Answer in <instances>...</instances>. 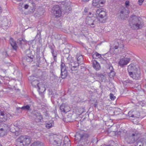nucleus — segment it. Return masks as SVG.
Masks as SVG:
<instances>
[{
	"label": "nucleus",
	"instance_id": "2eb2a0df",
	"mask_svg": "<svg viewBox=\"0 0 146 146\" xmlns=\"http://www.w3.org/2000/svg\"><path fill=\"white\" fill-rule=\"evenodd\" d=\"M1 23L3 29H7L10 26L11 23L6 18H5L1 21Z\"/></svg>",
	"mask_w": 146,
	"mask_h": 146
},
{
	"label": "nucleus",
	"instance_id": "6e6552de",
	"mask_svg": "<svg viewBox=\"0 0 146 146\" xmlns=\"http://www.w3.org/2000/svg\"><path fill=\"white\" fill-rule=\"evenodd\" d=\"M90 0H82L83 1H88ZM106 2V0H93V5L96 7H102Z\"/></svg>",
	"mask_w": 146,
	"mask_h": 146
},
{
	"label": "nucleus",
	"instance_id": "9b49d317",
	"mask_svg": "<svg viewBox=\"0 0 146 146\" xmlns=\"http://www.w3.org/2000/svg\"><path fill=\"white\" fill-rule=\"evenodd\" d=\"M139 70H140L138 66L134 64L131 63L128 66L127 70L129 74L130 73V72H133Z\"/></svg>",
	"mask_w": 146,
	"mask_h": 146
},
{
	"label": "nucleus",
	"instance_id": "cd10ccee",
	"mask_svg": "<svg viewBox=\"0 0 146 146\" xmlns=\"http://www.w3.org/2000/svg\"><path fill=\"white\" fill-rule=\"evenodd\" d=\"M76 57L78 62V64H82L83 62V56L80 54H77L76 55Z\"/></svg>",
	"mask_w": 146,
	"mask_h": 146
},
{
	"label": "nucleus",
	"instance_id": "c03bdc74",
	"mask_svg": "<svg viewBox=\"0 0 146 146\" xmlns=\"http://www.w3.org/2000/svg\"><path fill=\"white\" fill-rule=\"evenodd\" d=\"M129 5V1H126L125 2V6L126 7H128Z\"/></svg>",
	"mask_w": 146,
	"mask_h": 146
},
{
	"label": "nucleus",
	"instance_id": "6ab92c4d",
	"mask_svg": "<svg viewBox=\"0 0 146 146\" xmlns=\"http://www.w3.org/2000/svg\"><path fill=\"white\" fill-rule=\"evenodd\" d=\"M130 27L133 30H137L141 27V22L140 21L133 24L132 25H129Z\"/></svg>",
	"mask_w": 146,
	"mask_h": 146
},
{
	"label": "nucleus",
	"instance_id": "9d476101",
	"mask_svg": "<svg viewBox=\"0 0 146 146\" xmlns=\"http://www.w3.org/2000/svg\"><path fill=\"white\" fill-rule=\"evenodd\" d=\"M106 64V66L108 69V71L109 72V76L110 78H112L115 75V73L113 70L112 66L109 62Z\"/></svg>",
	"mask_w": 146,
	"mask_h": 146
},
{
	"label": "nucleus",
	"instance_id": "f257e3e1",
	"mask_svg": "<svg viewBox=\"0 0 146 146\" xmlns=\"http://www.w3.org/2000/svg\"><path fill=\"white\" fill-rule=\"evenodd\" d=\"M96 15L98 18H96L94 17L88 16L86 18V22L87 24L92 25V27H94V25L97 24V22L98 21L99 23H104L106 22L107 19L106 13V12L102 11L100 9H99L96 11Z\"/></svg>",
	"mask_w": 146,
	"mask_h": 146
},
{
	"label": "nucleus",
	"instance_id": "f8f14e48",
	"mask_svg": "<svg viewBox=\"0 0 146 146\" xmlns=\"http://www.w3.org/2000/svg\"><path fill=\"white\" fill-rule=\"evenodd\" d=\"M129 75L134 79L138 80L141 78V73L140 70H137L132 72H130L129 73Z\"/></svg>",
	"mask_w": 146,
	"mask_h": 146
},
{
	"label": "nucleus",
	"instance_id": "39448f33",
	"mask_svg": "<svg viewBox=\"0 0 146 146\" xmlns=\"http://www.w3.org/2000/svg\"><path fill=\"white\" fill-rule=\"evenodd\" d=\"M68 64H66V65L67 67L69 66V68H70L71 72H70L72 74H75V73L77 72L79 64L73 61L70 62L68 61Z\"/></svg>",
	"mask_w": 146,
	"mask_h": 146
},
{
	"label": "nucleus",
	"instance_id": "c85d7f7f",
	"mask_svg": "<svg viewBox=\"0 0 146 146\" xmlns=\"http://www.w3.org/2000/svg\"><path fill=\"white\" fill-rule=\"evenodd\" d=\"M31 83L33 86L35 87H38V86L41 84V83L39 82L38 80L36 79L31 82Z\"/></svg>",
	"mask_w": 146,
	"mask_h": 146
},
{
	"label": "nucleus",
	"instance_id": "0eeeda50",
	"mask_svg": "<svg viewBox=\"0 0 146 146\" xmlns=\"http://www.w3.org/2000/svg\"><path fill=\"white\" fill-rule=\"evenodd\" d=\"M52 13L56 17H59L61 16L62 11L58 5L54 6L52 8Z\"/></svg>",
	"mask_w": 146,
	"mask_h": 146
},
{
	"label": "nucleus",
	"instance_id": "4468645a",
	"mask_svg": "<svg viewBox=\"0 0 146 146\" xmlns=\"http://www.w3.org/2000/svg\"><path fill=\"white\" fill-rule=\"evenodd\" d=\"M71 9V7L66 3H65L63 6L62 7V12L64 14L69 13Z\"/></svg>",
	"mask_w": 146,
	"mask_h": 146
},
{
	"label": "nucleus",
	"instance_id": "09e8293b",
	"mask_svg": "<svg viewBox=\"0 0 146 146\" xmlns=\"http://www.w3.org/2000/svg\"><path fill=\"white\" fill-rule=\"evenodd\" d=\"M81 144H79L78 146H87L88 145H85L84 143H80Z\"/></svg>",
	"mask_w": 146,
	"mask_h": 146
},
{
	"label": "nucleus",
	"instance_id": "423d86ee",
	"mask_svg": "<svg viewBox=\"0 0 146 146\" xmlns=\"http://www.w3.org/2000/svg\"><path fill=\"white\" fill-rule=\"evenodd\" d=\"M61 68V77L62 79L66 78L68 75L67 72L68 67L65 64L62 62H61L60 65Z\"/></svg>",
	"mask_w": 146,
	"mask_h": 146
},
{
	"label": "nucleus",
	"instance_id": "b1692460",
	"mask_svg": "<svg viewBox=\"0 0 146 146\" xmlns=\"http://www.w3.org/2000/svg\"><path fill=\"white\" fill-rule=\"evenodd\" d=\"M9 128L10 131L12 133H15V135H16V133H18V132L17 131L18 127L14 124L11 125Z\"/></svg>",
	"mask_w": 146,
	"mask_h": 146
},
{
	"label": "nucleus",
	"instance_id": "0e129e2a",
	"mask_svg": "<svg viewBox=\"0 0 146 146\" xmlns=\"http://www.w3.org/2000/svg\"><path fill=\"white\" fill-rule=\"evenodd\" d=\"M143 143H141V145H139V146H143Z\"/></svg>",
	"mask_w": 146,
	"mask_h": 146
},
{
	"label": "nucleus",
	"instance_id": "603ef678",
	"mask_svg": "<svg viewBox=\"0 0 146 146\" xmlns=\"http://www.w3.org/2000/svg\"><path fill=\"white\" fill-rule=\"evenodd\" d=\"M3 124H4V123H2V124H1L0 125L1 127V128H4V127H5V125H3Z\"/></svg>",
	"mask_w": 146,
	"mask_h": 146
},
{
	"label": "nucleus",
	"instance_id": "69168bd1",
	"mask_svg": "<svg viewBox=\"0 0 146 146\" xmlns=\"http://www.w3.org/2000/svg\"><path fill=\"white\" fill-rule=\"evenodd\" d=\"M52 92H49V94H50H50H52Z\"/></svg>",
	"mask_w": 146,
	"mask_h": 146
},
{
	"label": "nucleus",
	"instance_id": "bb28decb",
	"mask_svg": "<svg viewBox=\"0 0 146 146\" xmlns=\"http://www.w3.org/2000/svg\"><path fill=\"white\" fill-rule=\"evenodd\" d=\"M17 44L20 46H22L23 45L26 43V40L22 38H20L17 41Z\"/></svg>",
	"mask_w": 146,
	"mask_h": 146
},
{
	"label": "nucleus",
	"instance_id": "5701e85b",
	"mask_svg": "<svg viewBox=\"0 0 146 146\" xmlns=\"http://www.w3.org/2000/svg\"><path fill=\"white\" fill-rule=\"evenodd\" d=\"M3 125H5V127L3 128L0 127V131L1 132L0 135V136H3L4 135L5 133L8 130L9 127L8 126L7 124H3Z\"/></svg>",
	"mask_w": 146,
	"mask_h": 146
},
{
	"label": "nucleus",
	"instance_id": "a878e982",
	"mask_svg": "<svg viewBox=\"0 0 146 146\" xmlns=\"http://www.w3.org/2000/svg\"><path fill=\"white\" fill-rule=\"evenodd\" d=\"M38 90L39 92H43L46 90L45 86L44 84L41 82V85H39L38 86Z\"/></svg>",
	"mask_w": 146,
	"mask_h": 146
},
{
	"label": "nucleus",
	"instance_id": "ea45409f",
	"mask_svg": "<svg viewBox=\"0 0 146 146\" xmlns=\"http://www.w3.org/2000/svg\"><path fill=\"white\" fill-rule=\"evenodd\" d=\"M110 98L111 100H114L115 99L116 97L115 96H114L113 94L111 93L110 94Z\"/></svg>",
	"mask_w": 146,
	"mask_h": 146
},
{
	"label": "nucleus",
	"instance_id": "5fc2aeb1",
	"mask_svg": "<svg viewBox=\"0 0 146 146\" xmlns=\"http://www.w3.org/2000/svg\"><path fill=\"white\" fill-rule=\"evenodd\" d=\"M28 5L27 4L25 5L24 8L25 9H27L28 7Z\"/></svg>",
	"mask_w": 146,
	"mask_h": 146
},
{
	"label": "nucleus",
	"instance_id": "aec40b11",
	"mask_svg": "<svg viewBox=\"0 0 146 146\" xmlns=\"http://www.w3.org/2000/svg\"><path fill=\"white\" fill-rule=\"evenodd\" d=\"M7 118L6 114L3 112L0 111V123L5 122Z\"/></svg>",
	"mask_w": 146,
	"mask_h": 146
},
{
	"label": "nucleus",
	"instance_id": "393cba45",
	"mask_svg": "<svg viewBox=\"0 0 146 146\" xmlns=\"http://www.w3.org/2000/svg\"><path fill=\"white\" fill-rule=\"evenodd\" d=\"M44 74H45V73L42 72L40 70L38 71L37 74L38 77L43 80H44V79H45V78H46L45 76H44Z\"/></svg>",
	"mask_w": 146,
	"mask_h": 146
},
{
	"label": "nucleus",
	"instance_id": "4c0bfd02",
	"mask_svg": "<svg viewBox=\"0 0 146 146\" xmlns=\"http://www.w3.org/2000/svg\"><path fill=\"white\" fill-rule=\"evenodd\" d=\"M49 48L51 49V52H53L54 51L55 46L53 44L52 45H49Z\"/></svg>",
	"mask_w": 146,
	"mask_h": 146
},
{
	"label": "nucleus",
	"instance_id": "37998d69",
	"mask_svg": "<svg viewBox=\"0 0 146 146\" xmlns=\"http://www.w3.org/2000/svg\"><path fill=\"white\" fill-rule=\"evenodd\" d=\"M144 0H139L138 1V4L139 5H142L143 2L144 1Z\"/></svg>",
	"mask_w": 146,
	"mask_h": 146
},
{
	"label": "nucleus",
	"instance_id": "774afa93",
	"mask_svg": "<svg viewBox=\"0 0 146 146\" xmlns=\"http://www.w3.org/2000/svg\"><path fill=\"white\" fill-rule=\"evenodd\" d=\"M84 11L86 13L87 12V10H86V9H85L84 10Z\"/></svg>",
	"mask_w": 146,
	"mask_h": 146
},
{
	"label": "nucleus",
	"instance_id": "864d4df0",
	"mask_svg": "<svg viewBox=\"0 0 146 146\" xmlns=\"http://www.w3.org/2000/svg\"><path fill=\"white\" fill-rule=\"evenodd\" d=\"M143 146H146V140L144 141L143 143Z\"/></svg>",
	"mask_w": 146,
	"mask_h": 146
},
{
	"label": "nucleus",
	"instance_id": "f03ea898",
	"mask_svg": "<svg viewBox=\"0 0 146 146\" xmlns=\"http://www.w3.org/2000/svg\"><path fill=\"white\" fill-rule=\"evenodd\" d=\"M141 133L136 130L126 131H123V135L125 142L128 143H134L139 137Z\"/></svg>",
	"mask_w": 146,
	"mask_h": 146
},
{
	"label": "nucleus",
	"instance_id": "3c124183",
	"mask_svg": "<svg viewBox=\"0 0 146 146\" xmlns=\"http://www.w3.org/2000/svg\"><path fill=\"white\" fill-rule=\"evenodd\" d=\"M97 76H100V77H101V78H103V77L104 76V75H103L102 74H98Z\"/></svg>",
	"mask_w": 146,
	"mask_h": 146
},
{
	"label": "nucleus",
	"instance_id": "7ed1b4c3",
	"mask_svg": "<svg viewBox=\"0 0 146 146\" xmlns=\"http://www.w3.org/2000/svg\"><path fill=\"white\" fill-rule=\"evenodd\" d=\"M89 135L83 131H80L76 133L74 137L76 140L79 139L80 143H84L85 145H88L90 141L88 139Z\"/></svg>",
	"mask_w": 146,
	"mask_h": 146
},
{
	"label": "nucleus",
	"instance_id": "bf43d9fd",
	"mask_svg": "<svg viewBox=\"0 0 146 146\" xmlns=\"http://www.w3.org/2000/svg\"><path fill=\"white\" fill-rule=\"evenodd\" d=\"M127 82L130 84H132V83L133 82L131 80H127Z\"/></svg>",
	"mask_w": 146,
	"mask_h": 146
},
{
	"label": "nucleus",
	"instance_id": "1a4fd4ad",
	"mask_svg": "<svg viewBox=\"0 0 146 146\" xmlns=\"http://www.w3.org/2000/svg\"><path fill=\"white\" fill-rule=\"evenodd\" d=\"M129 13V10H126L125 9H122L119 13L120 18L122 20H125L128 17Z\"/></svg>",
	"mask_w": 146,
	"mask_h": 146
},
{
	"label": "nucleus",
	"instance_id": "338daca9",
	"mask_svg": "<svg viewBox=\"0 0 146 146\" xmlns=\"http://www.w3.org/2000/svg\"><path fill=\"white\" fill-rule=\"evenodd\" d=\"M105 146H113V145H106Z\"/></svg>",
	"mask_w": 146,
	"mask_h": 146
},
{
	"label": "nucleus",
	"instance_id": "a211bd4d",
	"mask_svg": "<svg viewBox=\"0 0 146 146\" xmlns=\"http://www.w3.org/2000/svg\"><path fill=\"white\" fill-rule=\"evenodd\" d=\"M92 56L93 58L96 59L101 58L102 60H103L105 61V62H104V63L105 62L107 63H108V62L109 61L108 60H106V58H105V59L104 58L102 57L101 55L97 52H95V53L93 54Z\"/></svg>",
	"mask_w": 146,
	"mask_h": 146
},
{
	"label": "nucleus",
	"instance_id": "13d9d810",
	"mask_svg": "<svg viewBox=\"0 0 146 146\" xmlns=\"http://www.w3.org/2000/svg\"><path fill=\"white\" fill-rule=\"evenodd\" d=\"M118 48V45H115L114 46V48L115 49H117Z\"/></svg>",
	"mask_w": 146,
	"mask_h": 146
},
{
	"label": "nucleus",
	"instance_id": "c9c22d12",
	"mask_svg": "<svg viewBox=\"0 0 146 146\" xmlns=\"http://www.w3.org/2000/svg\"><path fill=\"white\" fill-rule=\"evenodd\" d=\"M33 56L31 55V56H30V58H29V57H26V60L27 62H30L33 61Z\"/></svg>",
	"mask_w": 146,
	"mask_h": 146
},
{
	"label": "nucleus",
	"instance_id": "dca6fc26",
	"mask_svg": "<svg viewBox=\"0 0 146 146\" xmlns=\"http://www.w3.org/2000/svg\"><path fill=\"white\" fill-rule=\"evenodd\" d=\"M140 21L139 18L135 15H132L130 17L129 21V25H132L136 22Z\"/></svg>",
	"mask_w": 146,
	"mask_h": 146
},
{
	"label": "nucleus",
	"instance_id": "f3484780",
	"mask_svg": "<svg viewBox=\"0 0 146 146\" xmlns=\"http://www.w3.org/2000/svg\"><path fill=\"white\" fill-rule=\"evenodd\" d=\"M33 117L35 119V120L36 122H39L41 121L42 117L40 113L37 112L34 113Z\"/></svg>",
	"mask_w": 146,
	"mask_h": 146
},
{
	"label": "nucleus",
	"instance_id": "412c9836",
	"mask_svg": "<svg viewBox=\"0 0 146 146\" xmlns=\"http://www.w3.org/2000/svg\"><path fill=\"white\" fill-rule=\"evenodd\" d=\"M93 66L96 70H99L101 68L100 66L97 61L94 60L92 61Z\"/></svg>",
	"mask_w": 146,
	"mask_h": 146
},
{
	"label": "nucleus",
	"instance_id": "e2e57ef3",
	"mask_svg": "<svg viewBox=\"0 0 146 146\" xmlns=\"http://www.w3.org/2000/svg\"><path fill=\"white\" fill-rule=\"evenodd\" d=\"M91 14H92L91 13L89 12L88 14V16H89V15H91Z\"/></svg>",
	"mask_w": 146,
	"mask_h": 146
},
{
	"label": "nucleus",
	"instance_id": "052dcab7",
	"mask_svg": "<svg viewBox=\"0 0 146 146\" xmlns=\"http://www.w3.org/2000/svg\"><path fill=\"white\" fill-rule=\"evenodd\" d=\"M31 55H33L31 54V53H30L28 54V55L26 57H29V58H30V56H31Z\"/></svg>",
	"mask_w": 146,
	"mask_h": 146
},
{
	"label": "nucleus",
	"instance_id": "e433bc0d",
	"mask_svg": "<svg viewBox=\"0 0 146 146\" xmlns=\"http://www.w3.org/2000/svg\"><path fill=\"white\" fill-rule=\"evenodd\" d=\"M28 79L29 81L31 82L32 81H34L36 79V78L34 76H30L28 77Z\"/></svg>",
	"mask_w": 146,
	"mask_h": 146
},
{
	"label": "nucleus",
	"instance_id": "72a5a7b5",
	"mask_svg": "<svg viewBox=\"0 0 146 146\" xmlns=\"http://www.w3.org/2000/svg\"><path fill=\"white\" fill-rule=\"evenodd\" d=\"M30 106L29 105H27L25 106H23L21 108L23 110L28 111L30 110Z\"/></svg>",
	"mask_w": 146,
	"mask_h": 146
},
{
	"label": "nucleus",
	"instance_id": "6e6d98bb",
	"mask_svg": "<svg viewBox=\"0 0 146 146\" xmlns=\"http://www.w3.org/2000/svg\"><path fill=\"white\" fill-rule=\"evenodd\" d=\"M117 111L116 110L114 112V113L115 115H118L119 114V113H117Z\"/></svg>",
	"mask_w": 146,
	"mask_h": 146
},
{
	"label": "nucleus",
	"instance_id": "a19ab883",
	"mask_svg": "<svg viewBox=\"0 0 146 146\" xmlns=\"http://www.w3.org/2000/svg\"><path fill=\"white\" fill-rule=\"evenodd\" d=\"M16 110L18 111V113H22V110H23L20 107H17L16 108Z\"/></svg>",
	"mask_w": 146,
	"mask_h": 146
},
{
	"label": "nucleus",
	"instance_id": "a18cd8bd",
	"mask_svg": "<svg viewBox=\"0 0 146 146\" xmlns=\"http://www.w3.org/2000/svg\"><path fill=\"white\" fill-rule=\"evenodd\" d=\"M40 32L38 30L37 33V34L36 35V37L39 38L40 37Z\"/></svg>",
	"mask_w": 146,
	"mask_h": 146
},
{
	"label": "nucleus",
	"instance_id": "f704fd0d",
	"mask_svg": "<svg viewBox=\"0 0 146 146\" xmlns=\"http://www.w3.org/2000/svg\"><path fill=\"white\" fill-rule=\"evenodd\" d=\"M54 37L56 39L59 40L61 39V35L58 33H56L54 35Z\"/></svg>",
	"mask_w": 146,
	"mask_h": 146
},
{
	"label": "nucleus",
	"instance_id": "680f3d73",
	"mask_svg": "<svg viewBox=\"0 0 146 146\" xmlns=\"http://www.w3.org/2000/svg\"><path fill=\"white\" fill-rule=\"evenodd\" d=\"M2 9L0 7V14L2 13Z\"/></svg>",
	"mask_w": 146,
	"mask_h": 146
},
{
	"label": "nucleus",
	"instance_id": "8fccbe9b",
	"mask_svg": "<svg viewBox=\"0 0 146 146\" xmlns=\"http://www.w3.org/2000/svg\"><path fill=\"white\" fill-rule=\"evenodd\" d=\"M133 113V112H132L131 111H130L129 112V113H128V115L129 116V117H131V115H132V114H131V113Z\"/></svg>",
	"mask_w": 146,
	"mask_h": 146
},
{
	"label": "nucleus",
	"instance_id": "2f4dec72",
	"mask_svg": "<svg viewBox=\"0 0 146 146\" xmlns=\"http://www.w3.org/2000/svg\"><path fill=\"white\" fill-rule=\"evenodd\" d=\"M44 60L46 62V60L44 58L38 57L37 59V62L38 63V64H40L41 63H43V62Z\"/></svg>",
	"mask_w": 146,
	"mask_h": 146
},
{
	"label": "nucleus",
	"instance_id": "58836bf2",
	"mask_svg": "<svg viewBox=\"0 0 146 146\" xmlns=\"http://www.w3.org/2000/svg\"><path fill=\"white\" fill-rule=\"evenodd\" d=\"M2 54L3 58H5L8 56L6 51H4L3 52H2Z\"/></svg>",
	"mask_w": 146,
	"mask_h": 146
},
{
	"label": "nucleus",
	"instance_id": "7c9ffc66",
	"mask_svg": "<svg viewBox=\"0 0 146 146\" xmlns=\"http://www.w3.org/2000/svg\"><path fill=\"white\" fill-rule=\"evenodd\" d=\"M140 116V113L136 111H133L132 114L131 116L132 117H135L137 118L139 117Z\"/></svg>",
	"mask_w": 146,
	"mask_h": 146
},
{
	"label": "nucleus",
	"instance_id": "c756f323",
	"mask_svg": "<svg viewBox=\"0 0 146 146\" xmlns=\"http://www.w3.org/2000/svg\"><path fill=\"white\" fill-rule=\"evenodd\" d=\"M66 106L64 104H62L60 107V109L61 111V112L66 113L67 111L66 110Z\"/></svg>",
	"mask_w": 146,
	"mask_h": 146
},
{
	"label": "nucleus",
	"instance_id": "4d7b16f0",
	"mask_svg": "<svg viewBox=\"0 0 146 146\" xmlns=\"http://www.w3.org/2000/svg\"><path fill=\"white\" fill-rule=\"evenodd\" d=\"M53 58H54V61H55V62H56V60H57V56H54V57H53Z\"/></svg>",
	"mask_w": 146,
	"mask_h": 146
},
{
	"label": "nucleus",
	"instance_id": "ddd939ff",
	"mask_svg": "<svg viewBox=\"0 0 146 146\" xmlns=\"http://www.w3.org/2000/svg\"><path fill=\"white\" fill-rule=\"evenodd\" d=\"M130 60V58L123 57L120 59L118 64L121 67H123L129 62Z\"/></svg>",
	"mask_w": 146,
	"mask_h": 146
},
{
	"label": "nucleus",
	"instance_id": "de8ad7c7",
	"mask_svg": "<svg viewBox=\"0 0 146 146\" xmlns=\"http://www.w3.org/2000/svg\"><path fill=\"white\" fill-rule=\"evenodd\" d=\"M58 97V94L56 93H55V94L54 95V96H52V98H57Z\"/></svg>",
	"mask_w": 146,
	"mask_h": 146
},
{
	"label": "nucleus",
	"instance_id": "20e7f679",
	"mask_svg": "<svg viewBox=\"0 0 146 146\" xmlns=\"http://www.w3.org/2000/svg\"><path fill=\"white\" fill-rule=\"evenodd\" d=\"M31 140L30 136H21L17 139L16 144L17 146H27L30 143Z\"/></svg>",
	"mask_w": 146,
	"mask_h": 146
},
{
	"label": "nucleus",
	"instance_id": "4be33fe9",
	"mask_svg": "<svg viewBox=\"0 0 146 146\" xmlns=\"http://www.w3.org/2000/svg\"><path fill=\"white\" fill-rule=\"evenodd\" d=\"M9 41L13 49L14 50H16L17 49V46L16 42L11 37L10 38Z\"/></svg>",
	"mask_w": 146,
	"mask_h": 146
},
{
	"label": "nucleus",
	"instance_id": "79ce46f5",
	"mask_svg": "<svg viewBox=\"0 0 146 146\" xmlns=\"http://www.w3.org/2000/svg\"><path fill=\"white\" fill-rule=\"evenodd\" d=\"M52 56L53 57L54 56H57V53L56 52H54V50L53 51V52H51Z\"/></svg>",
	"mask_w": 146,
	"mask_h": 146
},
{
	"label": "nucleus",
	"instance_id": "473e14b6",
	"mask_svg": "<svg viewBox=\"0 0 146 146\" xmlns=\"http://www.w3.org/2000/svg\"><path fill=\"white\" fill-rule=\"evenodd\" d=\"M54 125L53 122L51 121V122H49L46 123L45 126L48 129H49L52 127Z\"/></svg>",
	"mask_w": 146,
	"mask_h": 146
},
{
	"label": "nucleus",
	"instance_id": "49530a36",
	"mask_svg": "<svg viewBox=\"0 0 146 146\" xmlns=\"http://www.w3.org/2000/svg\"><path fill=\"white\" fill-rule=\"evenodd\" d=\"M41 143H43L42 142H37L36 143H35V144L36 145V146H40L41 145Z\"/></svg>",
	"mask_w": 146,
	"mask_h": 146
}]
</instances>
